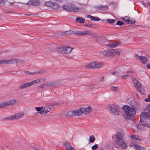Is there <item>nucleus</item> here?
I'll list each match as a JSON object with an SVG mask.
<instances>
[{"label": "nucleus", "instance_id": "nucleus-13", "mask_svg": "<svg viewBox=\"0 0 150 150\" xmlns=\"http://www.w3.org/2000/svg\"><path fill=\"white\" fill-rule=\"evenodd\" d=\"M79 110H75L72 111H70L68 112L66 115V116L72 117L75 115L79 116Z\"/></svg>", "mask_w": 150, "mask_h": 150}, {"label": "nucleus", "instance_id": "nucleus-40", "mask_svg": "<svg viewBox=\"0 0 150 150\" xmlns=\"http://www.w3.org/2000/svg\"><path fill=\"white\" fill-rule=\"evenodd\" d=\"M85 26L88 27H91L93 28L96 27V25L95 24H87Z\"/></svg>", "mask_w": 150, "mask_h": 150}, {"label": "nucleus", "instance_id": "nucleus-31", "mask_svg": "<svg viewBox=\"0 0 150 150\" xmlns=\"http://www.w3.org/2000/svg\"><path fill=\"white\" fill-rule=\"evenodd\" d=\"M134 148L137 150H146L144 147L140 146L137 145L134 146Z\"/></svg>", "mask_w": 150, "mask_h": 150}, {"label": "nucleus", "instance_id": "nucleus-14", "mask_svg": "<svg viewBox=\"0 0 150 150\" xmlns=\"http://www.w3.org/2000/svg\"><path fill=\"white\" fill-rule=\"evenodd\" d=\"M40 4L39 0H29V1L25 4L37 6L39 5Z\"/></svg>", "mask_w": 150, "mask_h": 150}, {"label": "nucleus", "instance_id": "nucleus-2", "mask_svg": "<svg viewBox=\"0 0 150 150\" xmlns=\"http://www.w3.org/2000/svg\"><path fill=\"white\" fill-rule=\"evenodd\" d=\"M92 33V32L90 30L88 31H71L69 30L67 31L62 32L61 34L62 35H69L72 34H76L77 36H83L85 35H89Z\"/></svg>", "mask_w": 150, "mask_h": 150}, {"label": "nucleus", "instance_id": "nucleus-29", "mask_svg": "<svg viewBox=\"0 0 150 150\" xmlns=\"http://www.w3.org/2000/svg\"><path fill=\"white\" fill-rule=\"evenodd\" d=\"M138 105V103L135 101L132 100L131 102L130 105L133 108H135L137 107Z\"/></svg>", "mask_w": 150, "mask_h": 150}, {"label": "nucleus", "instance_id": "nucleus-25", "mask_svg": "<svg viewBox=\"0 0 150 150\" xmlns=\"http://www.w3.org/2000/svg\"><path fill=\"white\" fill-rule=\"evenodd\" d=\"M96 9H98V10H107L108 8V6L107 5H99L98 6L95 7Z\"/></svg>", "mask_w": 150, "mask_h": 150}, {"label": "nucleus", "instance_id": "nucleus-15", "mask_svg": "<svg viewBox=\"0 0 150 150\" xmlns=\"http://www.w3.org/2000/svg\"><path fill=\"white\" fill-rule=\"evenodd\" d=\"M117 145L122 149H126L127 148V145L123 140L116 142Z\"/></svg>", "mask_w": 150, "mask_h": 150}, {"label": "nucleus", "instance_id": "nucleus-58", "mask_svg": "<svg viewBox=\"0 0 150 150\" xmlns=\"http://www.w3.org/2000/svg\"><path fill=\"white\" fill-rule=\"evenodd\" d=\"M90 87L91 88H93L95 87V86H94V85H93L91 86Z\"/></svg>", "mask_w": 150, "mask_h": 150}, {"label": "nucleus", "instance_id": "nucleus-55", "mask_svg": "<svg viewBox=\"0 0 150 150\" xmlns=\"http://www.w3.org/2000/svg\"><path fill=\"white\" fill-rule=\"evenodd\" d=\"M142 5L145 7H146V5L143 2H142Z\"/></svg>", "mask_w": 150, "mask_h": 150}, {"label": "nucleus", "instance_id": "nucleus-8", "mask_svg": "<svg viewBox=\"0 0 150 150\" xmlns=\"http://www.w3.org/2000/svg\"><path fill=\"white\" fill-rule=\"evenodd\" d=\"M147 111V112H143L141 113L140 115V123L141 121L144 122L147 117H150V110Z\"/></svg>", "mask_w": 150, "mask_h": 150}, {"label": "nucleus", "instance_id": "nucleus-5", "mask_svg": "<svg viewBox=\"0 0 150 150\" xmlns=\"http://www.w3.org/2000/svg\"><path fill=\"white\" fill-rule=\"evenodd\" d=\"M79 116L82 114L86 115L89 114L92 111V109L90 106H88L87 108H81L79 109Z\"/></svg>", "mask_w": 150, "mask_h": 150}, {"label": "nucleus", "instance_id": "nucleus-6", "mask_svg": "<svg viewBox=\"0 0 150 150\" xmlns=\"http://www.w3.org/2000/svg\"><path fill=\"white\" fill-rule=\"evenodd\" d=\"M16 102V100L15 99H11L7 100L0 103V108L11 105Z\"/></svg>", "mask_w": 150, "mask_h": 150}, {"label": "nucleus", "instance_id": "nucleus-19", "mask_svg": "<svg viewBox=\"0 0 150 150\" xmlns=\"http://www.w3.org/2000/svg\"><path fill=\"white\" fill-rule=\"evenodd\" d=\"M63 146L67 150H75V149L73 147L71 144L68 142H66L63 143Z\"/></svg>", "mask_w": 150, "mask_h": 150}, {"label": "nucleus", "instance_id": "nucleus-48", "mask_svg": "<svg viewBox=\"0 0 150 150\" xmlns=\"http://www.w3.org/2000/svg\"><path fill=\"white\" fill-rule=\"evenodd\" d=\"M144 100L146 102H149L150 101V94L148 95V97L145 99Z\"/></svg>", "mask_w": 150, "mask_h": 150}, {"label": "nucleus", "instance_id": "nucleus-47", "mask_svg": "<svg viewBox=\"0 0 150 150\" xmlns=\"http://www.w3.org/2000/svg\"><path fill=\"white\" fill-rule=\"evenodd\" d=\"M117 87L115 86H112L110 87V89L114 91H116L117 89Z\"/></svg>", "mask_w": 150, "mask_h": 150}, {"label": "nucleus", "instance_id": "nucleus-62", "mask_svg": "<svg viewBox=\"0 0 150 150\" xmlns=\"http://www.w3.org/2000/svg\"><path fill=\"white\" fill-rule=\"evenodd\" d=\"M0 64H3L2 60H0Z\"/></svg>", "mask_w": 150, "mask_h": 150}, {"label": "nucleus", "instance_id": "nucleus-38", "mask_svg": "<svg viewBox=\"0 0 150 150\" xmlns=\"http://www.w3.org/2000/svg\"><path fill=\"white\" fill-rule=\"evenodd\" d=\"M116 21V19H108L107 20V21L110 23H112Z\"/></svg>", "mask_w": 150, "mask_h": 150}, {"label": "nucleus", "instance_id": "nucleus-50", "mask_svg": "<svg viewBox=\"0 0 150 150\" xmlns=\"http://www.w3.org/2000/svg\"><path fill=\"white\" fill-rule=\"evenodd\" d=\"M44 86H45L44 85H43L42 84L40 85L38 87V89H40V88H44Z\"/></svg>", "mask_w": 150, "mask_h": 150}, {"label": "nucleus", "instance_id": "nucleus-39", "mask_svg": "<svg viewBox=\"0 0 150 150\" xmlns=\"http://www.w3.org/2000/svg\"><path fill=\"white\" fill-rule=\"evenodd\" d=\"M124 22H123L122 21H117V22L116 24L118 25H124Z\"/></svg>", "mask_w": 150, "mask_h": 150}, {"label": "nucleus", "instance_id": "nucleus-44", "mask_svg": "<svg viewBox=\"0 0 150 150\" xmlns=\"http://www.w3.org/2000/svg\"><path fill=\"white\" fill-rule=\"evenodd\" d=\"M129 20V19L128 18V17L127 16L125 17L123 19V21L126 22L127 23Z\"/></svg>", "mask_w": 150, "mask_h": 150}, {"label": "nucleus", "instance_id": "nucleus-51", "mask_svg": "<svg viewBox=\"0 0 150 150\" xmlns=\"http://www.w3.org/2000/svg\"><path fill=\"white\" fill-rule=\"evenodd\" d=\"M38 113H40L41 114H43L44 113H45V111L44 110V109L43 110V111H41L40 112H38Z\"/></svg>", "mask_w": 150, "mask_h": 150}, {"label": "nucleus", "instance_id": "nucleus-61", "mask_svg": "<svg viewBox=\"0 0 150 150\" xmlns=\"http://www.w3.org/2000/svg\"><path fill=\"white\" fill-rule=\"evenodd\" d=\"M14 2H13L12 3L10 2L9 3L11 6H12L13 4V3H14Z\"/></svg>", "mask_w": 150, "mask_h": 150}, {"label": "nucleus", "instance_id": "nucleus-21", "mask_svg": "<svg viewBox=\"0 0 150 150\" xmlns=\"http://www.w3.org/2000/svg\"><path fill=\"white\" fill-rule=\"evenodd\" d=\"M121 44V42H120L117 41L113 43L109 44L108 46H109L111 48H114L116 47L118 45H120Z\"/></svg>", "mask_w": 150, "mask_h": 150}, {"label": "nucleus", "instance_id": "nucleus-35", "mask_svg": "<svg viewBox=\"0 0 150 150\" xmlns=\"http://www.w3.org/2000/svg\"><path fill=\"white\" fill-rule=\"evenodd\" d=\"M45 72V71L44 70H42L34 72L35 74L38 75L39 74H42L44 73Z\"/></svg>", "mask_w": 150, "mask_h": 150}, {"label": "nucleus", "instance_id": "nucleus-12", "mask_svg": "<svg viewBox=\"0 0 150 150\" xmlns=\"http://www.w3.org/2000/svg\"><path fill=\"white\" fill-rule=\"evenodd\" d=\"M19 60L18 59H9L2 60L3 64H12L16 63L19 62Z\"/></svg>", "mask_w": 150, "mask_h": 150}, {"label": "nucleus", "instance_id": "nucleus-10", "mask_svg": "<svg viewBox=\"0 0 150 150\" xmlns=\"http://www.w3.org/2000/svg\"><path fill=\"white\" fill-rule=\"evenodd\" d=\"M45 4L47 6H49L55 9H58L59 7V5L51 1H48L45 3Z\"/></svg>", "mask_w": 150, "mask_h": 150}, {"label": "nucleus", "instance_id": "nucleus-20", "mask_svg": "<svg viewBox=\"0 0 150 150\" xmlns=\"http://www.w3.org/2000/svg\"><path fill=\"white\" fill-rule=\"evenodd\" d=\"M59 84V82L56 81L49 82L45 83L44 85L46 86L50 87L56 86Z\"/></svg>", "mask_w": 150, "mask_h": 150}, {"label": "nucleus", "instance_id": "nucleus-24", "mask_svg": "<svg viewBox=\"0 0 150 150\" xmlns=\"http://www.w3.org/2000/svg\"><path fill=\"white\" fill-rule=\"evenodd\" d=\"M31 86V82H27L22 85L20 86H19V88L20 89H23L27 87H30Z\"/></svg>", "mask_w": 150, "mask_h": 150}, {"label": "nucleus", "instance_id": "nucleus-53", "mask_svg": "<svg viewBox=\"0 0 150 150\" xmlns=\"http://www.w3.org/2000/svg\"><path fill=\"white\" fill-rule=\"evenodd\" d=\"M133 72L132 71H128L126 72V73H133ZM126 73V72H125L124 73V74H125Z\"/></svg>", "mask_w": 150, "mask_h": 150}, {"label": "nucleus", "instance_id": "nucleus-7", "mask_svg": "<svg viewBox=\"0 0 150 150\" xmlns=\"http://www.w3.org/2000/svg\"><path fill=\"white\" fill-rule=\"evenodd\" d=\"M23 115L22 113H18L14 114L11 116L6 117L5 119L9 120H18L21 118Z\"/></svg>", "mask_w": 150, "mask_h": 150}, {"label": "nucleus", "instance_id": "nucleus-49", "mask_svg": "<svg viewBox=\"0 0 150 150\" xmlns=\"http://www.w3.org/2000/svg\"><path fill=\"white\" fill-rule=\"evenodd\" d=\"M25 73L26 74H35L34 72L32 73L30 72L29 71H24Z\"/></svg>", "mask_w": 150, "mask_h": 150}, {"label": "nucleus", "instance_id": "nucleus-17", "mask_svg": "<svg viewBox=\"0 0 150 150\" xmlns=\"http://www.w3.org/2000/svg\"><path fill=\"white\" fill-rule=\"evenodd\" d=\"M116 142L123 140V138L124 137V134L122 132H117L116 135Z\"/></svg>", "mask_w": 150, "mask_h": 150}, {"label": "nucleus", "instance_id": "nucleus-30", "mask_svg": "<svg viewBox=\"0 0 150 150\" xmlns=\"http://www.w3.org/2000/svg\"><path fill=\"white\" fill-rule=\"evenodd\" d=\"M141 125H142L144 126L147 127L149 128L150 127V124H149L147 123H144V122L141 123L140 124H139L137 125V127L138 128H139Z\"/></svg>", "mask_w": 150, "mask_h": 150}, {"label": "nucleus", "instance_id": "nucleus-32", "mask_svg": "<svg viewBox=\"0 0 150 150\" xmlns=\"http://www.w3.org/2000/svg\"><path fill=\"white\" fill-rule=\"evenodd\" d=\"M96 138L93 135H92L89 137V142L90 143H93L95 140Z\"/></svg>", "mask_w": 150, "mask_h": 150}, {"label": "nucleus", "instance_id": "nucleus-43", "mask_svg": "<svg viewBox=\"0 0 150 150\" xmlns=\"http://www.w3.org/2000/svg\"><path fill=\"white\" fill-rule=\"evenodd\" d=\"M110 74H112L113 75H115L117 76H119L120 75L119 73L118 72H117V71H115V72H113L112 73L111 72L110 73Z\"/></svg>", "mask_w": 150, "mask_h": 150}, {"label": "nucleus", "instance_id": "nucleus-26", "mask_svg": "<svg viewBox=\"0 0 150 150\" xmlns=\"http://www.w3.org/2000/svg\"><path fill=\"white\" fill-rule=\"evenodd\" d=\"M52 107L51 106H47L45 107L44 109L45 114L47 113L50 111L52 110Z\"/></svg>", "mask_w": 150, "mask_h": 150}, {"label": "nucleus", "instance_id": "nucleus-22", "mask_svg": "<svg viewBox=\"0 0 150 150\" xmlns=\"http://www.w3.org/2000/svg\"><path fill=\"white\" fill-rule=\"evenodd\" d=\"M111 51L112 49L104 51L103 52V54L105 56H112Z\"/></svg>", "mask_w": 150, "mask_h": 150}, {"label": "nucleus", "instance_id": "nucleus-36", "mask_svg": "<svg viewBox=\"0 0 150 150\" xmlns=\"http://www.w3.org/2000/svg\"><path fill=\"white\" fill-rule=\"evenodd\" d=\"M132 80L134 85L139 82V81L135 78H133Z\"/></svg>", "mask_w": 150, "mask_h": 150}, {"label": "nucleus", "instance_id": "nucleus-3", "mask_svg": "<svg viewBox=\"0 0 150 150\" xmlns=\"http://www.w3.org/2000/svg\"><path fill=\"white\" fill-rule=\"evenodd\" d=\"M104 65L102 63L93 62L87 64L85 67L88 69H96L101 68Z\"/></svg>", "mask_w": 150, "mask_h": 150}, {"label": "nucleus", "instance_id": "nucleus-9", "mask_svg": "<svg viewBox=\"0 0 150 150\" xmlns=\"http://www.w3.org/2000/svg\"><path fill=\"white\" fill-rule=\"evenodd\" d=\"M63 8L68 11L76 12L79 11L80 8L75 7L70 5H65L63 7Z\"/></svg>", "mask_w": 150, "mask_h": 150}, {"label": "nucleus", "instance_id": "nucleus-45", "mask_svg": "<svg viewBox=\"0 0 150 150\" xmlns=\"http://www.w3.org/2000/svg\"><path fill=\"white\" fill-rule=\"evenodd\" d=\"M131 74H125L121 77V78L123 79H125L127 78L129 76H130Z\"/></svg>", "mask_w": 150, "mask_h": 150}, {"label": "nucleus", "instance_id": "nucleus-46", "mask_svg": "<svg viewBox=\"0 0 150 150\" xmlns=\"http://www.w3.org/2000/svg\"><path fill=\"white\" fill-rule=\"evenodd\" d=\"M137 136L136 135H133L131 136V139L134 141H135L136 139H137Z\"/></svg>", "mask_w": 150, "mask_h": 150}, {"label": "nucleus", "instance_id": "nucleus-60", "mask_svg": "<svg viewBox=\"0 0 150 150\" xmlns=\"http://www.w3.org/2000/svg\"><path fill=\"white\" fill-rule=\"evenodd\" d=\"M78 4L79 5H81V6H84V4H80V3H78Z\"/></svg>", "mask_w": 150, "mask_h": 150}, {"label": "nucleus", "instance_id": "nucleus-41", "mask_svg": "<svg viewBox=\"0 0 150 150\" xmlns=\"http://www.w3.org/2000/svg\"><path fill=\"white\" fill-rule=\"evenodd\" d=\"M98 147V145L97 144L94 145L91 147V149L93 150H95Z\"/></svg>", "mask_w": 150, "mask_h": 150}, {"label": "nucleus", "instance_id": "nucleus-27", "mask_svg": "<svg viewBox=\"0 0 150 150\" xmlns=\"http://www.w3.org/2000/svg\"><path fill=\"white\" fill-rule=\"evenodd\" d=\"M87 17L90 18L92 21H98L100 20V18H97L95 16H93L90 15H87Z\"/></svg>", "mask_w": 150, "mask_h": 150}, {"label": "nucleus", "instance_id": "nucleus-54", "mask_svg": "<svg viewBox=\"0 0 150 150\" xmlns=\"http://www.w3.org/2000/svg\"><path fill=\"white\" fill-rule=\"evenodd\" d=\"M147 68L148 69H150V64H149L147 65Z\"/></svg>", "mask_w": 150, "mask_h": 150}, {"label": "nucleus", "instance_id": "nucleus-34", "mask_svg": "<svg viewBox=\"0 0 150 150\" xmlns=\"http://www.w3.org/2000/svg\"><path fill=\"white\" fill-rule=\"evenodd\" d=\"M45 72V71L44 70H42L34 72L35 74L38 75L39 74H42L44 73Z\"/></svg>", "mask_w": 150, "mask_h": 150}, {"label": "nucleus", "instance_id": "nucleus-16", "mask_svg": "<svg viewBox=\"0 0 150 150\" xmlns=\"http://www.w3.org/2000/svg\"><path fill=\"white\" fill-rule=\"evenodd\" d=\"M134 86L141 93L143 94L144 93V89L142 87L141 85L139 82H138V83L134 85Z\"/></svg>", "mask_w": 150, "mask_h": 150}, {"label": "nucleus", "instance_id": "nucleus-64", "mask_svg": "<svg viewBox=\"0 0 150 150\" xmlns=\"http://www.w3.org/2000/svg\"><path fill=\"white\" fill-rule=\"evenodd\" d=\"M34 150H40L37 148H35L34 149Z\"/></svg>", "mask_w": 150, "mask_h": 150}, {"label": "nucleus", "instance_id": "nucleus-56", "mask_svg": "<svg viewBox=\"0 0 150 150\" xmlns=\"http://www.w3.org/2000/svg\"><path fill=\"white\" fill-rule=\"evenodd\" d=\"M5 13H13V12L12 11H5Z\"/></svg>", "mask_w": 150, "mask_h": 150}, {"label": "nucleus", "instance_id": "nucleus-1", "mask_svg": "<svg viewBox=\"0 0 150 150\" xmlns=\"http://www.w3.org/2000/svg\"><path fill=\"white\" fill-rule=\"evenodd\" d=\"M122 109L125 113V115H124V118L126 120H132L136 113L135 110L133 108L127 105H124L122 107Z\"/></svg>", "mask_w": 150, "mask_h": 150}, {"label": "nucleus", "instance_id": "nucleus-63", "mask_svg": "<svg viewBox=\"0 0 150 150\" xmlns=\"http://www.w3.org/2000/svg\"><path fill=\"white\" fill-rule=\"evenodd\" d=\"M104 77H102V78L100 80L101 81H103V80H104Z\"/></svg>", "mask_w": 150, "mask_h": 150}, {"label": "nucleus", "instance_id": "nucleus-57", "mask_svg": "<svg viewBox=\"0 0 150 150\" xmlns=\"http://www.w3.org/2000/svg\"><path fill=\"white\" fill-rule=\"evenodd\" d=\"M147 108L150 109V104L146 106Z\"/></svg>", "mask_w": 150, "mask_h": 150}, {"label": "nucleus", "instance_id": "nucleus-23", "mask_svg": "<svg viewBox=\"0 0 150 150\" xmlns=\"http://www.w3.org/2000/svg\"><path fill=\"white\" fill-rule=\"evenodd\" d=\"M85 21V19L81 17L76 18V21L79 23H83Z\"/></svg>", "mask_w": 150, "mask_h": 150}, {"label": "nucleus", "instance_id": "nucleus-11", "mask_svg": "<svg viewBox=\"0 0 150 150\" xmlns=\"http://www.w3.org/2000/svg\"><path fill=\"white\" fill-rule=\"evenodd\" d=\"M134 57L135 58L139 60L142 64H145L146 63L147 60V57L139 56L137 54H135Z\"/></svg>", "mask_w": 150, "mask_h": 150}, {"label": "nucleus", "instance_id": "nucleus-18", "mask_svg": "<svg viewBox=\"0 0 150 150\" xmlns=\"http://www.w3.org/2000/svg\"><path fill=\"white\" fill-rule=\"evenodd\" d=\"M108 108L111 112L113 114L116 115H119V113L116 108L114 107L113 105H112V106L109 105L108 107Z\"/></svg>", "mask_w": 150, "mask_h": 150}, {"label": "nucleus", "instance_id": "nucleus-33", "mask_svg": "<svg viewBox=\"0 0 150 150\" xmlns=\"http://www.w3.org/2000/svg\"><path fill=\"white\" fill-rule=\"evenodd\" d=\"M30 82L31 84V85H33L35 84L36 83H39L40 82V79H38L33 80V81H32Z\"/></svg>", "mask_w": 150, "mask_h": 150}, {"label": "nucleus", "instance_id": "nucleus-37", "mask_svg": "<svg viewBox=\"0 0 150 150\" xmlns=\"http://www.w3.org/2000/svg\"><path fill=\"white\" fill-rule=\"evenodd\" d=\"M135 21L134 19H132V20H129V21L128 22L127 24H133L134 23H135Z\"/></svg>", "mask_w": 150, "mask_h": 150}, {"label": "nucleus", "instance_id": "nucleus-42", "mask_svg": "<svg viewBox=\"0 0 150 150\" xmlns=\"http://www.w3.org/2000/svg\"><path fill=\"white\" fill-rule=\"evenodd\" d=\"M35 108L36 109L37 111L40 112L43 109V107H36Z\"/></svg>", "mask_w": 150, "mask_h": 150}, {"label": "nucleus", "instance_id": "nucleus-59", "mask_svg": "<svg viewBox=\"0 0 150 150\" xmlns=\"http://www.w3.org/2000/svg\"><path fill=\"white\" fill-rule=\"evenodd\" d=\"M147 4H148L149 6L150 7V2H149V1H148V2H147Z\"/></svg>", "mask_w": 150, "mask_h": 150}, {"label": "nucleus", "instance_id": "nucleus-4", "mask_svg": "<svg viewBox=\"0 0 150 150\" xmlns=\"http://www.w3.org/2000/svg\"><path fill=\"white\" fill-rule=\"evenodd\" d=\"M56 50L62 54H67L70 52L72 49L70 47H58L56 48Z\"/></svg>", "mask_w": 150, "mask_h": 150}, {"label": "nucleus", "instance_id": "nucleus-28", "mask_svg": "<svg viewBox=\"0 0 150 150\" xmlns=\"http://www.w3.org/2000/svg\"><path fill=\"white\" fill-rule=\"evenodd\" d=\"M111 52L112 55L113 56L119 55L120 54L119 52L115 49H112Z\"/></svg>", "mask_w": 150, "mask_h": 150}, {"label": "nucleus", "instance_id": "nucleus-52", "mask_svg": "<svg viewBox=\"0 0 150 150\" xmlns=\"http://www.w3.org/2000/svg\"><path fill=\"white\" fill-rule=\"evenodd\" d=\"M40 79V82H42L44 81H45V80H46L45 79H43V78Z\"/></svg>", "mask_w": 150, "mask_h": 150}]
</instances>
